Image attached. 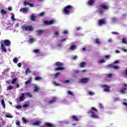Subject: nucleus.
Segmentation results:
<instances>
[{
    "mask_svg": "<svg viewBox=\"0 0 127 127\" xmlns=\"http://www.w3.org/2000/svg\"><path fill=\"white\" fill-rule=\"evenodd\" d=\"M92 109L93 110L90 111L88 112V114H91V118H93L94 119H98L99 118V116L97 115V113H98V110L95 108V107H92ZM94 111L95 112H94Z\"/></svg>",
    "mask_w": 127,
    "mask_h": 127,
    "instance_id": "f257e3e1",
    "label": "nucleus"
},
{
    "mask_svg": "<svg viewBox=\"0 0 127 127\" xmlns=\"http://www.w3.org/2000/svg\"><path fill=\"white\" fill-rule=\"evenodd\" d=\"M71 8H73V6L72 5H68L65 6L63 10V13L66 15L70 14V13H71L70 10L71 9Z\"/></svg>",
    "mask_w": 127,
    "mask_h": 127,
    "instance_id": "f03ea898",
    "label": "nucleus"
},
{
    "mask_svg": "<svg viewBox=\"0 0 127 127\" xmlns=\"http://www.w3.org/2000/svg\"><path fill=\"white\" fill-rule=\"evenodd\" d=\"M102 8H104V9H108L109 6L106 4H102L98 10V12H99L100 14H103L104 13V9H102Z\"/></svg>",
    "mask_w": 127,
    "mask_h": 127,
    "instance_id": "7ed1b4c3",
    "label": "nucleus"
},
{
    "mask_svg": "<svg viewBox=\"0 0 127 127\" xmlns=\"http://www.w3.org/2000/svg\"><path fill=\"white\" fill-rule=\"evenodd\" d=\"M56 65L58 66V67H57L55 70H65V67H62V66H64V64L60 62H57L56 64Z\"/></svg>",
    "mask_w": 127,
    "mask_h": 127,
    "instance_id": "20e7f679",
    "label": "nucleus"
},
{
    "mask_svg": "<svg viewBox=\"0 0 127 127\" xmlns=\"http://www.w3.org/2000/svg\"><path fill=\"white\" fill-rule=\"evenodd\" d=\"M22 29H23V30H25L26 31H33V30L34 29V28L32 26H27L24 25L22 26Z\"/></svg>",
    "mask_w": 127,
    "mask_h": 127,
    "instance_id": "39448f33",
    "label": "nucleus"
},
{
    "mask_svg": "<svg viewBox=\"0 0 127 127\" xmlns=\"http://www.w3.org/2000/svg\"><path fill=\"white\" fill-rule=\"evenodd\" d=\"M127 90V84H125L121 90V93L122 94H126V91Z\"/></svg>",
    "mask_w": 127,
    "mask_h": 127,
    "instance_id": "423d86ee",
    "label": "nucleus"
},
{
    "mask_svg": "<svg viewBox=\"0 0 127 127\" xmlns=\"http://www.w3.org/2000/svg\"><path fill=\"white\" fill-rule=\"evenodd\" d=\"M107 21L105 19H101L98 21V24L100 26H102L103 24H106Z\"/></svg>",
    "mask_w": 127,
    "mask_h": 127,
    "instance_id": "0eeeda50",
    "label": "nucleus"
},
{
    "mask_svg": "<svg viewBox=\"0 0 127 127\" xmlns=\"http://www.w3.org/2000/svg\"><path fill=\"white\" fill-rule=\"evenodd\" d=\"M89 81H90V78H83L80 80V83L86 84V83H88Z\"/></svg>",
    "mask_w": 127,
    "mask_h": 127,
    "instance_id": "6e6552de",
    "label": "nucleus"
},
{
    "mask_svg": "<svg viewBox=\"0 0 127 127\" xmlns=\"http://www.w3.org/2000/svg\"><path fill=\"white\" fill-rule=\"evenodd\" d=\"M45 23L46 25H52V24H54L55 23V21L54 20L52 21H45Z\"/></svg>",
    "mask_w": 127,
    "mask_h": 127,
    "instance_id": "1a4fd4ad",
    "label": "nucleus"
},
{
    "mask_svg": "<svg viewBox=\"0 0 127 127\" xmlns=\"http://www.w3.org/2000/svg\"><path fill=\"white\" fill-rule=\"evenodd\" d=\"M20 12H23V13H27L28 12V8H23L20 9Z\"/></svg>",
    "mask_w": 127,
    "mask_h": 127,
    "instance_id": "9d476101",
    "label": "nucleus"
},
{
    "mask_svg": "<svg viewBox=\"0 0 127 127\" xmlns=\"http://www.w3.org/2000/svg\"><path fill=\"white\" fill-rule=\"evenodd\" d=\"M105 92H110V87L108 85H103V86Z\"/></svg>",
    "mask_w": 127,
    "mask_h": 127,
    "instance_id": "9b49d317",
    "label": "nucleus"
},
{
    "mask_svg": "<svg viewBox=\"0 0 127 127\" xmlns=\"http://www.w3.org/2000/svg\"><path fill=\"white\" fill-rule=\"evenodd\" d=\"M3 42L5 46H9V45H10V41L8 40H5Z\"/></svg>",
    "mask_w": 127,
    "mask_h": 127,
    "instance_id": "f8f14e48",
    "label": "nucleus"
},
{
    "mask_svg": "<svg viewBox=\"0 0 127 127\" xmlns=\"http://www.w3.org/2000/svg\"><path fill=\"white\" fill-rule=\"evenodd\" d=\"M109 66L111 67L112 68H114V69H115L116 70H118V69H120L119 66L114 65V64H113L110 65Z\"/></svg>",
    "mask_w": 127,
    "mask_h": 127,
    "instance_id": "ddd939ff",
    "label": "nucleus"
},
{
    "mask_svg": "<svg viewBox=\"0 0 127 127\" xmlns=\"http://www.w3.org/2000/svg\"><path fill=\"white\" fill-rule=\"evenodd\" d=\"M1 49H2V51L3 52L6 53V48H5V47L4 46V45L3 44H1Z\"/></svg>",
    "mask_w": 127,
    "mask_h": 127,
    "instance_id": "4468645a",
    "label": "nucleus"
},
{
    "mask_svg": "<svg viewBox=\"0 0 127 127\" xmlns=\"http://www.w3.org/2000/svg\"><path fill=\"white\" fill-rule=\"evenodd\" d=\"M21 96L19 97V101H23L25 97V94L22 93L21 94Z\"/></svg>",
    "mask_w": 127,
    "mask_h": 127,
    "instance_id": "2eb2a0df",
    "label": "nucleus"
},
{
    "mask_svg": "<svg viewBox=\"0 0 127 127\" xmlns=\"http://www.w3.org/2000/svg\"><path fill=\"white\" fill-rule=\"evenodd\" d=\"M70 49V50H75V49H77V46L73 45L71 46Z\"/></svg>",
    "mask_w": 127,
    "mask_h": 127,
    "instance_id": "dca6fc26",
    "label": "nucleus"
},
{
    "mask_svg": "<svg viewBox=\"0 0 127 127\" xmlns=\"http://www.w3.org/2000/svg\"><path fill=\"white\" fill-rule=\"evenodd\" d=\"M45 125L48 127H54V125L52 124H50L49 123H45Z\"/></svg>",
    "mask_w": 127,
    "mask_h": 127,
    "instance_id": "f3484780",
    "label": "nucleus"
},
{
    "mask_svg": "<svg viewBox=\"0 0 127 127\" xmlns=\"http://www.w3.org/2000/svg\"><path fill=\"white\" fill-rule=\"evenodd\" d=\"M34 86L35 88L34 91L38 92V90H39V87H38V86L36 84H34Z\"/></svg>",
    "mask_w": 127,
    "mask_h": 127,
    "instance_id": "a211bd4d",
    "label": "nucleus"
},
{
    "mask_svg": "<svg viewBox=\"0 0 127 127\" xmlns=\"http://www.w3.org/2000/svg\"><path fill=\"white\" fill-rule=\"evenodd\" d=\"M25 96H26L27 97H29V98H32V95L29 92L28 93H25Z\"/></svg>",
    "mask_w": 127,
    "mask_h": 127,
    "instance_id": "6ab92c4d",
    "label": "nucleus"
},
{
    "mask_svg": "<svg viewBox=\"0 0 127 127\" xmlns=\"http://www.w3.org/2000/svg\"><path fill=\"white\" fill-rule=\"evenodd\" d=\"M30 19L31 20H32V21H35V16L34 15V14H32L30 16Z\"/></svg>",
    "mask_w": 127,
    "mask_h": 127,
    "instance_id": "aec40b11",
    "label": "nucleus"
},
{
    "mask_svg": "<svg viewBox=\"0 0 127 127\" xmlns=\"http://www.w3.org/2000/svg\"><path fill=\"white\" fill-rule=\"evenodd\" d=\"M94 2H95V0H90L89 1H88V4H89V5H92Z\"/></svg>",
    "mask_w": 127,
    "mask_h": 127,
    "instance_id": "412c9836",
    "label": "nucleus"
},
{
    "mask_svg": "<svg viewBox=\"0 0 127 127\" xmlns=\"http://www.w3.org/2000/svg\"><path fill=\"white\" fill-rule=\"evenodd\" d=\"M86 64H87L85 62H83L80 64V67H85V65H86Z\"/></svg>",
    "mask_w": 127,
    "mask_h": 127,
    "instance_id": "4be33fe9",
    "label": "nucleus"
},
{
    "mask_svg": "<svg viewBox=\"0 0 127 127\" xmlns=\"http://www.w3.org/2000/svg\"><path fill=\"white\" fill-rule=\"evenodd\" d=\"M1 104L4 109H5V104H4V99H2L1 101Z\"/></svg>",
    "mask_w": 127,
    "mask_h": 127,
    "instance_id": "5701e85b",
    "label": "nucleus"
},
{
    "mask_svg": "<svg viewBox=\"0 0 127 127\" xmlns=\"http://www.w3.org/2000/svg\"><path fill=\"white\" fill-rule=\"evenodd\" d=\"M72 119L74 121H76V122H78V121H79V119H78V117H77V116H72Z\"/></svg>",
    "mask_w": 127,
    "mask_h": 127,
    "instance_id": "b1692460",
    "label": "nucleus"
},
{
    "mask_svg": "<svg viewBox=\"0 0 127 127\" xmlns=\"http://www.w3.org/2000/svg\"><path fill=\"white\" fill-rule=\"evenodd\" d=\"M11 19L12 20V21H15V18H14V14L11 13Z\"/></svg>",
    "mask_w": 127,
    "mask_h": 127,
    "instance_id": "393cba45",
    "label": "nucleus"
},
{
    "mask_svg": "<svg viewBox=\"0 0 127 127\" xmlns=\"http://www.w3.org/2000/svg\"><path fill=\"white\" fill-rule=\"evenodd\" d=\"M41 124V122L39 121H36L35 123L33 124L34 126H39Z\"/></svg>",
    "mask_w": 127,
    "mask_h": 127,
    "instance_id": "a878e982",
    "label": "nucleus"
},
{
    "mask_svg": "<svg viewBox=\"0 0 127 127\" xmlns=\"http://www.w3.org/2000/svg\"><path fill=\"white\" fill-rule=\"evenodd\" d=\"M27 73H31V71H30V69L28 68H27L25 71V74L26 75H27Z\"/></svg>",
    "mask_w": 127,
    "mask_h": 127,
    "instance_id": "bb28decb",
    "label": "nucleus"
},
{
    "mask_svg": "<svg viewBox=\"0 0 127 127\" xmlns=\"http://www.w3.org/2000/svg\"><path fill=\"white\" fill-rule=\"evenodd\" d=\"M16 80H17V78H16L13 79L11 81V84H12L13 85H14V84H15V82H16Z\"/></svg>",
    "mask_w": 127,
    "mask_h": 127,
    "instance_id": "cd10ccee",
    "label": "nucleus"
},
{
    "mask_svg": "<svg viewBox=\"0 0 127 127\" xmlns=\"http://www.w3.org/2000/svg\"><path fill=\"white\" fill-rule=\"evenodd\" d=\"M34 41H35V39H31L30 40H29L28 41V42H29V43L32 44V43H33V42H34Z\"/></svg>",
    "mask_w": 127,
    "mask_h": 127,
    "instance_id": "c85d7f7f",
    "label": "nucleus"
},
{
    "mask_svg": "<svg viewBox=\"0 0 127 127\" xmlns=\"http://www.w3.org/2000/svg\"><path fill=\"white\" fill-rule=\"evenodd\" d=\"M22 120L24 124H26V123H27V120L25 118L23 117Z\"/></svg>",
    "mask_w": 127,
    "mask_h": 127,
    "instance_id": "c756f323",
    "label": "nucleus"
},
{
    "mask_svg": "<svg viewBox=\"0 0 127 127\" xmlns=\"http://www.w3.org/2000/svg\"><path fill=\"white\" fill-rule=\"evenodd\" d=\"M36 81H39V80H42V78L40 76H37L35 77Z\"/></svg>",
    "mask_w": 127,
    "mask_h": 127,
    "instance_id": "7c9ffc66",
    "label": "nucleus"
},
{
    "mask_svg": "<svg viewBox=\"0 0 127 127\" xmlns=\"http://www.w3.org/2000/svg\"><path fill=\"white\" fill-rule=\"evenodd\" d=\"M42 33H43V30H40L37 31V34H39V35L42 34Z\"/></svg>",
    "mask_w": 127,
    "mask_h": 127,
    "instance_id": "2f4dec72",
    "label": "nucleus"
},
{
    "mask_svg": "<svg viewBox=\"0 0 127 127\" xmlns=\"http://www.w3.org/2000/svg\"><path fill=\"white\" fill-rule=\"evenodd\" d=\"M27 4H28V5L30 6L31 7H34V4H33V3H29L28 2Z\"/></svg>",
    "mask_w": 127,
    "mask_h": 127,
    "instance_id": "473e14b6",
    "label": "nucleus"
},
{
    "mask_svg": "<svg viewBox=\"0 0 127 127\" xmlns=\"http://www.w3.org/2000/svg\"><path fill=\"white\" fill-rule=\"evenodd\" d=\"M95 42L96 43H97V44H100V40L99 39V38H97L95 40Z\"/></svg>",
    "mask_w": 127,
    "mask_h": 127,
    "instance_id": "72a5a7b5",
    "label": "nucleus"
},
{
    "mask_svg": "<svg viewBox=\"0 0 127 127\" xmlns=\"http://www.w3.org/2000/svg\"><path fill=\"white\" fill-rule=\"evenodd\" d=\"M59 76H60V72H57V73H56L55 77V78H58Z\"/></svg>",
    "mask_w": 127,
    "mask_h": 127,
    "instance_id": "f704fd0d",
    "label": "nucleus"
},
{
    "mask_svg": "<svg viewBox=\"0 0 127 127\" xmlns=\"http://www.w3.org/2000/svg\"><path fill=\"white\" fill-rule=\"evenodd\" d=\"M60 34V33H59V31H57L55 33V35H56V36H57V37H58L59 36Z\"/></svg>",
    "mask_w": 127,
    "mask_h": 127,
    "instance_id": "c9c22d12",
    "label": "nucleus"
},
{
    "mask_svg": "<svg viewBox=\"0 0 127 127\" xmlns=\"http://www.w3.org/2000/svg\"><path fill=\"white\" fill-rule=\"evenodd\" d=\"M13 62H14V63H17V62H18V60L16 58H14L13 60Z\"/></svg>",
    "mask_w": 127,
    "mask_h": 127,
    "instance_id": "e433bc0d",
    "label": "nucleus"
},
{
    "mask_svg": "<svg viewBox=\"0 0 127 127\" xmlns=\"http://www.w3.org/2000/svg\"><path fill=\"white\" fill-rule=\"evenodd\" d=\"M105 62H106V61H105V59H102L99 61V63H105Z\"/></svg>",
    "mask_w": 127,
    "mask_h": 127,
    "instance_id": "4c0bfd02",
    "label": "nucleus"
},
{
    "mask_svg": "<svg viewBox=\"0 0 127 127\" xmlns=\"http://www.w3.org/2000/svg\"><path fill=\"white\" fill-rule=\"evenodd\" d=\"M1 14H5V13H6V11H4V10H3V9H1Z\"/></svg>",
    "mask_w": 127,
    "mask_h": 127,
    "instance_id": "58836bf2",
    "label": "nucleus"
},
{
    "mask_svg": "<svg viewBox=\"0 0 127 127\" xmlns=\"http://www.w3.org/2000/svg\"><path fill=\"white\" fill-rule=\"evenodd\" d=\"M34 53H39V52H40V51L39 50V49H37V50H34Z\"/></svg>",
    "mask_w": 127,
    "mask_h": 127,
    "instance_id": "ea45409f",
    "label": "nucleus"
},
{
    "mask_svg": "<svg viewBox=\"0 0 127 127\" xmlns=\"http://www.w3.org/2000/svg\"><path fill=\"white\" fill-rule=\"evenodd\" d=\"M89 95H90V96H94V95H95V93L93 91H90L89 92Z\"/></svg>",
    "mask_w": 127,
    "mask_h": 127,
    "instance_id": "a19ab883",
    "label": "nucleus"
},
{
    "mask_svg": "<svg viewBox=\"0 0 127 127\" xmlns=\"http://www.w3.org/2000/svg\"><path fill=\"white\" fill-rule=\"evenodd\" d=\"M45 14V12H43L40 13L39 15H40V16H44Z\"/></svg>",
    "mask_w": 127,
    "mask_h": 127,
    "instance_id": "79ce46f5",
    "label": "nucleus"
},
{
    "mask_svg": "<svg viewBox=\"0 0 127 127\" xmlns=\"http://www.w3.org/2000/svg\"><path fill=\"white\" fill-rule=\"evenodd\" d=\"M12 89H13V86H9V87H7V90H12Z\"/></svg>",
    "mask_w": 127,
    "mask_h": 127,
    "instance_id": "37998d69",
    "label": "nucleus"
},
{
    "mask_svg": "<svg viewBox=\"0 0 127 127\" xmlns=\"http://www.w3.org/2000/svg\"><path fill=\"white\" fill-rule=\"evenodd\" d=\"M122 42L123 43H125L126 44H127V40H126V39L123 38L122 40Z\"/></svg>",
    "mask_w": 127,
    "mask_h": 127,
    "instance_id": "c03bdc74",
    "label": "nucleus"
},
{
    "mask_svg": "<svg viewBox=\"0 0 127 127\" xmlns=\"http://www.w3.org/2000/svg\"><path fill=\"white\" fill-rule=\"evenodd\" d=\"M55 101H56V99H55L54 100L49 101V104H53V103H55Z\"/></svg>",
    "mask_w": 127,
    "mask_h": 127,
    "instance_id": "a18cd8bd",
    "label": "nucleus"
},
{
    "mask_svg": "<svg viewBox=\"0 0 127 127\" xmlns=\"http://www.w3.org/2000/svg\"><path fill=\"white\" fill-rule=\"evenodd\" d=\"M28 107H29V105L28 104H24L23 105V108H27Z\"/></svg>",
    "mask_w": 127,
    "mask_h": 127,
    "instance_id": "49530a36",
    "label": "nucleus"
},
{
    "mask_svg": "<svg viewBox=\"0 0 127 127\" xmlns=\"http://www.w3.org/2000/svg\"><path fill=\"white\" fill-rule=\"evenodd\" d=\"M6 118H9V119H12V116L8 115H5Z\"/></svg>",
    "mask_w": 127,
    "mask_h": 127,
    "instance_id": "de8ad7c7",
    "label": "nucleus"
},
{
    "mask_svg": "<svg viewBox=\"0 0 127 127\" xmlns=\"http://www.w3.org/2000/svg\"><path fill=\"white\" fill-rule=\"evenodd\" d=\"M68 94H69V95H71V96H73L74 95V94H73V92H72V91H68Z\"/></svg>",
    "mask_w": 127,
    "mask_h": 127,
    "instance_id": "09e8293b",
    "label": "nucleus"
},
{
    "mask_svg": "<svg viewBox=\"0 0 127 127\" xmlns=\"http://www.w3.org/2000/svg\"><path fill=\"white\" fill-rule=\"evenodd\" d=\"M15 109H21V106L20 105L16 106H15Z\"/></svg>",
    "mask_w": 127,
    "mask_h": 127,
    "instance_id": "8fccbe9b",
    "label": "nucleus"
},
{
    "mask_svg": "<svg viewBox=\"0 0 127 127\" xmlns=\"http://www.w3.org/2000/svg\"><path fill=\"white\" fill-rule=\"evenodd\" d=\"M31 81H32V77H30L29 80L27 81L28 84L31 83Z\"/></svg>",
    "mask_w": 127,
    "mask_h": 127,
    "instance_id": "3c124183",
    "label": "nucleus"
},
{
    "mask_svg": "<svg viewBox=\"0 0 127 127\" xmlns=\"http://www.w3.org/2000/svg\"><path fill=\"white\" fill-rule=\"evenodd\" d=\"M53 84H54V85H55V86H60V85L59 84L57 83V82H53Z\"/></svg>",
    "mask_w": 127,
    "mask_h": 127,
    "instance_id": "603ef678",
    "label": "nucleus"
},
{
    "mask_svg": "<svg viewBox=\"0 0 127 127\" xmlns=\"http://www.w3.org/2000/svg\"><path fill=\"white\" fill-rule=\"evenodd\" d=\"M64 34H68L69 33V31H64L63 32Z\"/></svg>",
    "mask_w": 127,
    "mask_h": 127,
    "instance_id": "864d4df0",
    "label": "nucleus"
},
{
    "mask_svg": "<svg viewBox=\"0 0 127 127\" xmlns=\"http://www.w3.org/2000/svg\"><path fill=\"white\" fill-rule=\"evenodd\" d=\"M112 76H113V74L111 73L110 74H108V78H112Z\"/></svg>",
    "mask_w": 127,
    "mask_h": 127,
    "instance_id": "5fc2aeb1",
    "label": "nucleus"
},
{
    "mask_svg": "<svg viewBox=\"0 0 127 127\" xmlns=\"http://www.w3.org/2000/svg\"><path fill=\"white\" fill-rule=\"evenodd\" d=\"M64 83V84H67L68 83H70V80H65Z\"/></svg>",
    "mask_w": 127,
    "mask_h": 127,
    "instance_id": "6e6d98bb",
    "label": "nucleus"
},
{
    "mask_svg": "<svg viewBox=\"0 0 127 127\" xmlns=\"http://www.w3.org/2000/svg\"><path fill=\"white\" fill-rule=\"evenodd\" d=\"M116 20H117V18H112L113 22H116Z\"/></svg>",
    "mask_w": 127,
    "mask_h": 127,
    "instance_id": "4d7b16f0",
    "label": "nucleus"
},
{
    "mask_svg": "<svg viewBox=\"0 0 127 127\" xmlns=\"http://www.w3.org/2000/svg\"><path fill=\"white\" fill-rule=\"evenodd\" d=\"M117 63H120V61L119 60H117V61H116L114 63V64H116Z\"/></svg>",
    "mask_w": 127,
    "mask_h": 127,
    "instance_id": "13d9d810",
    "label": "nucleus"
},
{
    "mask_svg": "<svg viewBox=\"0 0 127 127\" xmlns=\"http://www.w3.org/2000/svg\"><path fill=\"white\" fill-rule=\"evenodd\" d=\"M77 58H78V57H77V56H74V57L73 58V60H76V59H77Z\"/></svg>",
    "mask_w": 127,
    "mask_h": 127,
    "instance_id": "bf43d9fd",
    "label": "nucleus"
},
{
    "mask_svg": "<svg viewBox=\"0 0 127 127\" xmlns=\"http://www.w3.org/2000/svg\"><path fill=\"white\" fill-rule=\"evenodd\" d=\"M100 108L101 109H104V106H103V104H102L101 103L100 104Z\"/></svg>",
    "mask_w": 127,
    "mask_h": 127,
    "instance_id": "052dcab7",
    "label": "nucleus"
},
{
    "mask_svg": "<svg viewBox=\"0 0 127 127\" xmlns=\"http://www.w3.org/2000/svg\"><path fill=\"white\" fill-rule=\"evenodd\" d=\"M17 66L19 67V68H20V67H21V63H18L17 64Z\"/></svg>",
    "mask_w": 127,
    "mask_h": 127,
    "instance_id": "680f3d73",
    "label": "nucleus"
},
{
    "mask_svg": "<svg viewBox=\"0 0 127 127\" xmlns=\"http://www.w3.org/2000/svg\"><path fill=\"white\" fill-rule=\"evenodd\" d=\"M27 4H27V1H25L24 2V5H27Z\"/></svg>",
    "mask_w": 127,
    "mask_h": 127,
    "instance_id": "e2e57ef3",
    "label": "nucleus"
},
{
    "mask_svg": "<svg viewBox=\"0 0 127 127\" xmlns=\"http://www.w3.org/2000/svg\"><path fill=\"white\" fill-rule=\"evenodd\" d=\"M16 124L17 125V126H19V121H16Z\"/></svg>",
    "mask_w": 127,
    "mask_h": 127,
    "instance_id": "0e129e2a",
    "label": "nucleus"
},
{
    "mask_svg": "<svg viewBox=\"0 0 127 127\" xmlns=\"http://www.w3.org/2000/svg\"><path fill=\"white\" fill-rule=\"evenodd\" d=\"M123 105H124V106H126L127 107V102L123 103Z\"/></svg>",
    "mask_w": 127,
    "mask_h": 127,
    "instance_id": "69168bd1",
    "label": "nucleus"
},
{
    "mask_svg": "<svg viewBox=\"0 0 127 127\" xmlns=\"http://www.w3.org/2000/svg\"><path fill=\"white\" fill-rule=\"evenodd\" d=\"M122 50H123V51H124V52H127V50L123 49Z\"/></svg>",
    "mask_w": 127,
    "mask_h": 127,
    "instance_id": "338daca9",
    "label": "nucleus"
},
{
    "mask_svg": "<svg viewBox=\"0 0 127 127\" xmlns=\"http://www.w3.org/2000/svg\"><path fill=\"white\" fill-rule=\"evenodd\" d=\"M108 41H109V42H112L113 41V40H112V39H109L108 40Z\"/></svg>",
    "mask_w": 127,
    "mask_h": 127,
    "instance_id": "774afa93",
    "label": "nucleus"
}]
</instances>
